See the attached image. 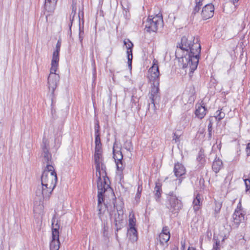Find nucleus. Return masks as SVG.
I'll return each instance as SVG.
<instances>
[{
	"label": "nucleus",
	"instance_id": "f257e3e1",
	"mask_svg": "<svg viewBox=\"0 0 250 250\" xmlns=\"http://www.w3.org/2000/svg\"><path fill=\"white\" fill-rule=\"evenodd\" d=\"M178 46L187 52L185 56L182 57L183 67H189L190 73H193L197 67L201 52L199 38L192 36H184Z\"/></svg>",
	"mask_w": 250,
	"mask_h": 250
},
{
	"label": "nucleus",
	"instance_id": "f03ea898",
	"mask_svg": "<svg viewBox=\"0 0 250 250\" xmlns=\"http://www.w3.org/2000/svg\"><path fill=\"white\" fill-rule=\"evenodd\" d=\"M57 174L54 167L48 166L44 169L41 177V186H38L35 190V199L40 202L47 200L56 187Z\"/></svg>",
	"mask_w": 250,
	"mask_h": 250
},
{
	"label": "nucleus",
	"instance_id": "7ed1b4c3",
	"mask_svg": "<svg viewBox=\"0 0 250 250\" xmlns=\"http://www.w3.org/2000/svg\"><path fill=\"white\" fill-rule=\"evenodd\" d=\"M94 162L96 165V175L98 177V209L99 214H101L102 204L104 201V194L108 189L111 188L108 183L109 178L107 176L106 167L103 163L102 154H95Z\"/></svg>",
	"mask_w": 250,
	"mask_h": 250
},
{
	"label": "nucleus",
	"instance_id": "20e7f679",
	"mask_svg": "<svg viewBox=\"0 0 250 250\" xmlns=\"http://www.w3.org/2000/svg\"><path fill=\"white\" fill-rule=\"evenodd\" d=\"M148 73L150 74L148 79L153 84L151 87V91L149 93V99L151 104H153V107L155 109L156 108L155 103L160 100V96L159 95L160 72L158 62L155 59L153 60V65L149 69Z\"/></svg>",
	"mask_w": 250,
	"mask_h": 250
},
{
	"label": "nucleus",
	"instance_id": "39448f33",
	"mask_svg": "<svg viewBox=\"0 0 250 250\" xmlns=\"http://www.w3.org/2000/svg\"><path fill=\"white\" fill-rule=\"evenodd\" d=\"M167 207L169 212L174 215H177L182 209V201L173 191L167 194Z\"/></svg>",
	"mask_w": 250,
	"mask_h": 250
},
{
	"label": "nucleus",
	"instance_id": "423d86ee",
	"mask_svg": "<svg viewBox=\"0 0 250 250\" xmlns=\"http://www.w3.org/2000/svg\"><path fill=\"white\" fill-rule=\"evenodd\" d=\"M41 158L42 163L46 164L45 168H47L48 166L54 167V163L52 160V154L49 152V141L45 138L42 139V143L41 145Z\"/></svg>",
	"mask_w": 250,
	"mask_h": 250
},
{
	"label": "nucleus",
	"instance_id": "0eeeda50",
	"mask_svg": "<svg viewBox=\"0 0 250 250\" xmlns=\"http://www.w3.org/2000/svg\"><path fill=\"white\" fill-rule=\"evenodd\" d=\"M112 204L113 205L114 209H115L117 211V214H115L114 222L116 227V231H118L122 229L123 227L122 223L123 221V203L121 201H120L118 203H117L116 198L115 197L113 199Z\"/></svg>",
	"mask_w": 250,
	"mask_h": 250
},
{
	"label": "nucleus",
	"instance_id": "6e6552de",
	"mask_svg": "<svg viewBox=\"0 0 250 250\" xmlns=\"http://www.w3.org/2000/svg\"><path fill=\"white\" fill-rule=\"evenodd\" d=\"M51 67L50 70V74L48 77V88L51 91L52 94L56 88L60 80V76L56 72L58 69V64L51 63Z\"/></svg>",
	"mask_w": 250,
	"mask_h": 250
},
{
	"label": "nucleus",
	"instance_id": "1a4fd4ad",
	"mask_svg": "<svg viewBox=\"0 0 250 250\" xmlns=\"http://www.w3.org/2000/svg\"><path fill=\"white\" fill-rule=\"evenodd\" d=\"M163 22L162 16H149L145 22V29L148 32H156L159 25H161Z\"/></svg>",
	"mask_w": 250,
	"mask_h": 250
},
{
	"label": "nucleus",
	"instance_id": "9d476101",
	"mask_svg": "<svg viewBox=\"0 0 250 250\" xmlns=\"http://www.w3.org/2000/svg\"><path fill=\"white\" fill-rule=\"evenodd\" d=\"M169 238L170 233L168 227L167 226L164 227L162 232L157 237L156 243L158 244V243H159L161 246H164L166 245V246H167V242L169 240Z\"/></svg>",
	"mask_w": 250,
	"mask_h": 250
},
{
	"label": "nucleus",
	"instance_id": "9b49d317",
	"mask_svg": "<svg viewBox=\"0 0 250 250\" xmlns=\"http://www.w3.org/2000/svg\"><path fill=\"white\" fill-rule=\"evenodd\" d=\"M214 7L212 3L206 4L202 9L201 16L204 20L211 18L214 15Z\"/></svg>",
	"mask_w": 250,
	"mask_h": 250
},
{
	"label": "nucleus",
	"instance_id": "f8f14e48",
	"mask_svg": "<svg viewBox=\"0 0 250 250\" xmlns=\"http://www.w3.org/2000/svg\"><path fill=\"white\" fill-rule=\"evenodd\" d=\"M233 226L236 228H238L241 223L243 222L245 220V214L242 212L234 211L233 215Z\"/></svg>",
	"mask_w": 250,
	"mask_h": 250
},
{
	"label": "nucleus",
	"instance_id": "ddd939ff",
	"mask_svg": "<svg viewBox=\"0 0 250 250\" xmlns=\"http://www.w3.org/2000/svg\"><path fill=\"white\" fill-rule=\"evenodd\" d=\"M61 46V41L59 40L57 42L56 46V49L54 51L53 53L51 63L59 64V52L60 51Z\"/></svg>",
	"mask_w": 250,
	"mask_h": 250
},
{
	"label": "nucleus",
	"instance_id": "4468645a",
	"mask_svg": "<svg viewBox=\"0 0 250 250\" xmlns=\"http://www.w3.org/2000/svg\"><path fill=\"white\" fill-rule=\"evenodd\" d=\"M174 172L175 176L180 177L185 174L186 169L182 164L178 163L174 166Z\"/></svg>",
	"mask_w": 250,
	"mask_h": 250
},
{
	"label": "nucleus",
	"instance_id": "2eb2a0df",
	"mask_svg": "<svg viewBox=\"0 0 250 250\" xmlns=\"http://www.w3.org/2000/svg\"><path fill=\"white\" fill-rule=\"evenodd\" d=\"M57 2L51 0H45L44 8L45 11L48 13L53 12L55 9Z\"/></svg>",
	"mask_w": 250,
	"mask_h": 250
},
{
	"label": "nucleus",
	"instance_id": "dca6fc26",
	"mask_svg": "<svg viewBox=\"0 0 250 250\" xmlns=\"http://www.w3.org/2000/svg\"><path fill=\"white\" fill-rule=\"evenodd\" d=\"M223 167V162L221 160L216 157L213 162L212 165V170L216 173H218Z\"/></svg>",
	"mask_w": 250,
	"mask_h": 250
},
{
	"label": "nucleus",
	"instance_id": "f3484780",
	"mask_svg": "<svg viewBox=\"0 0 250 250\" xmlns=\"http://www.w3.org/2000/svg\"><path fill=\"white\" fill-rule=\"evenodd\" d=\"M55 216L54 215L52 219V235L54 237L57 238L59 237V229L60 228V226L58 224V222L55 224Z\"/></svg>",
	"mask_w": 250,
	"mask_h": 250
},
{
	"label": "nucleus",
	"instance_id": "a211bd4d",
	"mask_svg": "<svg viewBox=\"0 0 250 250\" xmlns=\"http://www.w3.org/2000/svg\"><path fill=\"white\" fill-rule=\"evenodd\" d=\"M127 234L129 240L132 242L137 241L138 239L137 231L135 228H129L128 229Z\"/></svg>",
	"mask_w": 250,
	"mask_h": 250
},
{
	"label": "nucleus",
	"instance_id": "6ab92c4d",
	"mask_svg": "<svg viewBox=\"0 0 250 250\" xmlns=\"http://www.w3.org/2000/svg\"><path fill=\"white\" fill-rule=\"evenodd\" d=\"M202 201L201 196L199 194H197L193 201V209L194 211H197L199 210L202 206Z\"/></svg>",
	"mask_w": 250,
	"mask_h": 250
},
{
	"label": "nucleus",
	"instance_id": "aec40b11",
	"mask_svg": "<svg viewBox=\"0 0 250 250\" xmlns=\"http://www.w3.org/2000/svg\"><path fill=\"white\" fill-rule=\"evenodd\" d=\"M60 245L59 237L55 238L52 235V240L50 244V250H59L60 248Z\"/></svg>",
	"mask_w": 250,
	"mask_h": 250
},
{
	"label": "nucleus",
	"instance_id": "412c9836",
	"mask_svg": "<svg viewBox=\"0 0 250 250\" xmlns=\"http://www.w3.org/2000/svg\"><path fill=\"white\" fill-rule=\"evenodd\" d=\"M206 109L205 108V106H203L202 105H199L195 110V113L196 116L202 119L204 117L206 114Z\"/></svg>",
	"mask_w": 250,
	"mask_h": 250
},
{
	"label": "nucleus",
	"instance_id": "4be33fe9",
	"mask_svg": "<svg viewBox=\"0 0 250 250\" xmlns=\"http://www.w3.org/2000/svg\"><path fill=\"white\" fill-rule=\"evenodd\" d=\"M154 192L155 193V198L157 201H159L161 196L162 188L161 185L159 183H156Z\"/></svg>",
	"mask_w": 250,
	"mask_h": 250
},
{
	"label": "nucleus",
	"instance_id": "5701e85b",
	"mask_svg": "<svg viewBox=\"0 0 250 250\" xmlns=\"http://www.w3.org/2000/svg\"><path fill=\"white\" fill-rule=\"evenodd\" d=\"M203 0H195V6L194 7L192 14L195 15L199 12L201 6L203 5Z\"/></svg>",
	"mask_w": 250,
	"mask_h": 250
},
{
	"label": "nucleus",
	"instance_id": "b1692460",
	"mask_svg": "<svg viewBox=\"0 0 250 250\" xmlns=\"http://www.w3.org/2000/svg\"><path fill=\"white\" fill-rule=\"evenodd\" d=\"M213 117H209L208 119L209 122L208 130V139L210 140L212 137V123H213Z\"/></svg>",
	"mask_w": 250,
	"mask_h": 250
},
{
	"label": "nucleus",
	"instance_id": "393cba45",
	"mask_svg": "<svg viewBox=\"0 0 250 250\" xmlns=\"http://www.w3.org/2000/svg\"><path fill=\"white\" fill-rule=\"evenodd\" d=\"M76 9H77V7H76V5L73 4H72V12H71L70 17V21H71V23L69 25V30H70L71 33V26L72 25V22H73V21L74 20V18L76 13Z\"/></svg>",
	"mask_w": 250,
	"mask_h": 250
},
{
	"label": "nucleus",
	"instance_id": "a878e982",
	"mask_svg": "<svg viewBox=\"0 0 250 250\" xmlns=\"http://www.w3.org/2000/svg\"><path fill=\"white\" fill-rule=\"evenodd\" d=\"M113 158L115 159H123V155L120 150L116 151L115 149V144L113 147Z\"/></svg>",
	"mask_w": 250,
	"mask_h": 250
},
{
	"label": "nucleus",
	"instance_id": "bb28decb",
	"mask_svg": "<svg viewBox=\"0 0 250 250\" xmlns=\"http://www.w3.org/2000/svg\"><path fill=\"white\" fill-rule=\"evenodd\" d=\"M222 109L220 110H217L216 112V115L213 117V119L217 120L218 121H220L225 117V114L222 112Z\"/></svg>",
	"mask_w": 250,
	"mask_h": 250
},
{
	"label": "nucleus",
	"instance_id": "cd10ccee",
	"mask_svg": "<svg viewBox=\"0 0 250 250\" xmlns=\"http://www.w3.org/2000/svg\"><path fill=\"white\" fill-rule=\"evenodd\" d=\"M128 221L129 228L131 229L132 228H135V226L136 225V219L133 214L132 215H131V214L129 215V218Z\"/></svg>",
	"mask_w": 250,
	"mask_h": 250
},
{
	"label": "nucleus",
	"instance_id": "c85d7f7f",
	"mask_svg": "<svg viewBox=\"0 0 250 250\" xmlns=\"http://www.w3.org/2000/svg\"><path fill=\"white\" fill-rule=\"evenodd\" d=\"M182 133L178 132H174L173 133L172 141H174L175 143H179L180 141V137L182 136Z\"/></svg>",
	"mask_w": 250,
	"mask_h": 250
},
{
	"label": "nucleus",
	"instance_id": "c756f323",
	"mask_svg": "<svg viewBox=\"0 0 250 250\" xmlns=\"http://www.w3.org/2000/svg\"><path fill=\"white\" fill-rule=\"evenodd\" d=\"M222 208V203L215 201L214 213L217 214L220 212Z\"/></svg>",
	"mask_w": 250,
	"mask_h": 250
},
{
	"label": "nucleus",
	"instance_id": "7c9ffc66",
	"mask_svg": "<svg viewBox=\"0 0 250 250\" xmlns=\"http://www.w3.org/2000/svg\"><path fill=\"white\" fill-rule=\"evenodd\" d=\"M124 43L125 45L127 50L132 49L133 44L129 39L125 40Z\"/></svg>",
	"mask_w": 250,
	"mask_h": 250
},
{
	"label": "nucleus",
	"instance_id": "2f4dec72",
	"mask_svg": "<svg viewBox=\"0 0 250 250\" xmlns=\"http://www.w3.org/2000/svg\"><path fill=\"white\" fill-rule=\"evenodd\" d=\"M124 147L127 151H131L133 149V147L130 141H126L124 144Z\"/></svg>",
	"mask_w": 250,
	"mask_h": 250
},
{
	"label": "nucleus",
	"instance_id": "473e14b6",
	"mask_svg": "<svg viewBox=\"0 0 250 250\" xmlns=\"http://www.w3.org/2000/svg\"><path fill=\"white\" fill-rule=\"evenodd\" d=\"M95 154H102L103 150L102 145H95Z\"/></svg>",
	"mask_w": 250,
	"mask_h": 250
},
{
	"label": "nucleus",
	"instance_id": "72a5a7b5",
	"mask_svg": "<svg viewBox=\"0 0 250 250\" xmlns=\"http://www.w3.org/2000/svg\"><path fill=\"white\" fill-rule=\"evenodd\" d=\"M83 34H84L83 29V28L82 29L81 26H80L79 36V40L82 44V42H83Z\"/></svg>",
	"mask_w": 250,
	"mask_h": 250
},
{
	"label": "nucleus",
	"instance_id": "f704fd0d",
	"mask_svg": "<svg viewBox=\"0 0 250 250\" xmlns=\"http://www.w3.org/2000/svg\"><path fill=\"white\" fill-rule=\"evenodd\" d=\"M142 185L139 184L138 188H137V192L136 195V198H140V197L141 196V194L142 191Z\"/></svg>",
	"mask_w": 250,
	"mask_h": 250
},
{
	"label": "nucleus",
	"instance_id": "c9c22d12",
	"mask_svg": "<svg viewBox=\"0 0 250 250\" xmlns=\"http://www.w3.org/2000/svg\"><path fill=\"white\" fill-rule=\"evenodd\" d=\"M95 145H102L100 139V134H95Z\"/></svg>",
	"mask_w": 250,
	"mask_h": 250
},
{
	"label": "nucleus",
	"instance_id": "e433bc0d",
	"mask_svg": "<svg viewBox=\"0 0 250 250\" xmlns=\"http://www.w3.org/2000/svg\"><path fill=\"white\" fill-rule=\"evenodd\" d=\"M100 134V125L99 122L97 121L95 125V134Z\"/></svg>",
	"mask_w": 250,
	"mask_h": 250
},
{
	"label": "nucleus",
	"instance_id": "4c0bfd02",
	"mask_svg": "<svg viewBox=\"0 0 250 250\" xmlns=\"http://www.w3.org/2000/svg\"><path fill=\"white\" fill-rule=\"evenodd\" d=\"M116 167L117 170L120 171H122L125 168V166L123 164V163L117 164Z\"/></svg>",
	"mask_w": 250,
	"mask_h": 250
},
{
	"label": "nucleus",
	"instance_id": "58836bf2",
	"mask_svg": "<svg viewBox=\"0 0 250 250\" xmlns=\"http://www.w3.org/2000/svg\"><path fill=\"white\" fill-rule=\"evenodd\" d=\"M133 59V55H131V56H127V63L129 68L131 70L132 68V61Z\"/></svg>",
	"mask_w": 250,
	"mask_h": 250
},
{
	"label": "nucleus",
	"instance_id": "ea45409f",
	"mask_svg": "<svg viewBox=\"0 0 250 250\" xmlns=\"http://www.w3.org/2000/svg\"><path fill=\"white\" fill-rule=\"evenodd\" d=\"M244 181L246 188V191H248L250 189V180L249 179H246L244 180Z\"/></svg>",
	"mask_w": 250,
	"mask_h": 250
},
{
	"label": "nucleus",
	"instance_id": "a19ab883",
	"mask_svg": "<svg viewBox=\"0 0 250 250\" xmlns=\"http://www.w3.org/2000/svg\"><path fill=\"white\" fill-rule=\"evenodd\" d=\"M220 241L218 240H216L215 242V244L213 245V250H220Z\"/></svg>",
	"mask_w": 250,
	"mask_h": 250
},
{
	"label": "nucleus",
	"instance_id": "79ce46f5",
	"mask_svg": "<svg viewBox=\"0 0 250 250\" xmlns=\"http://www.w3.org/2000/svg\"><path fill=\"white\" fill-rule=\"evenodd\" d=\"M78 17H79L80 22L81 19L82 18V22L83 24L84 22V20H83V11H82L81 12H79Z\"/></svg>",
	"mask_w": 250,
	"mask_h": 250
},
{
	"label": "nucleus",
	"instance_id": "37998d69",
	"mask_svg": "<svg viewBox=\"0 0 250 250\" xmlns=\"http://www.w3.org/2000/svg\"><path fill=\"white\" fill-rule=\"evenodd\" d=\"M235 211H237L238 212H242V206L241 202H239V204L237 205V208L235 209Z\"/></svg>",
	"mask_w": 250,
	"mask_h": 250
},
{
	"label": "nucleus",
	"instance_id": "c03bdc74",
	"mask_svg": "<svg viewBox=\"0 0 250 250\" xmlns=\"http://www.w3.org/2000/svg\"><path fill=\"white\" fill-rule=\"evenodd\" d=\"M246 152L248 156L250 155V142L247 145L246 147Z\"/></svg>",
	"mask_w": 250,
	"mask_h": 250
},
{
	"label": "nucleus",
	"instance_id": "a18cd8bd",
	"mask_svg": "<svg viewBox=\"0 0 250 250\" xmlns=\"http://www.w3.org/2000/svg\"><path fill=\"white\" fill-rule=\"evenodd\" d=\"M126 54L127 56H131V55H132V49L127 50Z\"/></svg>",
	"mask_w": 250,
	"mask_h": 250
},
{
	"label": "nucleus",
	"instance_id": "49530a36",
	"mask_svg": "<svg viewBox=\"0 0 250 250\" xmlns=\"http://www.w3.org/2000/svg\"><path fill=\"white\" fill-rule=\"evenodd\" d=\"M181 249L182 250H184L185 248V241H181Z\"/></svg>",
	"mask_w": 250,
	"mask_h": 250
},
{
	"label": "nucleus",
	"instance_id": "de8ad7c7",
	"mask_svg": "<svg viewBox=\"0 0 250 250\" xmlns=\"http://www.w3.org/2000/svg\"><path fill=\"white\" fill-rule=\"evenodd\" d=\"M115 160V162L116 163V165H117V164L118 163H123V159H114Z\"/></svg>",
	"mask_w": 250,
	"mask_h": 250
},
{
	"label": "nucleus",
	"instance_id": "09e8293b",
	"mask_svg": "<svg viewBox=\"0 0 250 250\" xmlns=\"http://www.w3.org/2000/svg\"><path fill=\"white\" fill-rule=\"evenodd\" d=\"M203 158V155H202L201 152H200L199 153V156H198V157L197 158V159L201 160Z\"/></svg>",
	"mask_w": 250,
	"mask_h": 250
},
{
	"label": "nucleus",
	"instance_id": "8fccbe9b",
	"mask_svg": "<svg viewBox=\"0 0 250 250\" xmlns=\"http://www.w3.org/2000/svg\"><path fill=\"white\" fill-rule=\"evenodd\" d=\"M188 250H195V249L194 248L192 247H189L188 249Z\"/></svg>",
	"mask_w": 250,
	"mask_h": 250
},
{
	"label": "nucleus",
	"instance_id": "3c124183",
	"mask_svg": "<svg viewBox=\"0 0 250 250\" xmlns=\"http://www.w3.org/2000/svg\"><path fill=\"white\" fill-rule=\"evenodd\" d=\"M49 15V14L47 15L46 16V21H47L48 16Z\"/></svg>",
	"mask_w": 250,
	"mask_h": 250
},
{
	"label": "nucleus",
	"instance_id": "603ef678",
	"mask_svg": "<svg viewBox=\"0 0 250 250\" xmlns=\"http://www.w3.org/2000/svg\"><path fill=\"white\" fill-rule=\"evenodd\" d=\"M173 250H178L177 247H175Z\"/></svg>",
	"mask_w": 250,
	"mask_h": 250
},
{
	"label": "nucleus",
	"instance_id": "864d4df0",
	"mask_svg": "<svg viewBox=\"0 0 250 250\" xmlns=\"http://www.w3.org/2000/svg\"><path fill=\"white\" fill-rule=\"evenodd\" d=\"M150 104L149 103L148 104V109L150 108Z\"/></svg>",
	"mask_w": 250,
	"mask_h": 250
}]
</instances>
